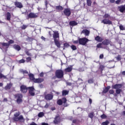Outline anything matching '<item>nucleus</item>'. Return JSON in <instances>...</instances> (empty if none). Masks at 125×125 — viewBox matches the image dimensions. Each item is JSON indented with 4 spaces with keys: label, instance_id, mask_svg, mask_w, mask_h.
<instances>
[{
    "label": "nucleus",
    "instance_id": "nucleus-60",
    "mask_svg": "<svg viewBox=\"0 0 125 125\" xmlns=\"http://www.w3.org/2000/svg\"><path fill=\"white\" fill-rule=\"evenodd\" d=\"M73 124H77V120L74 119L72 121Z\"/></svg>",
    "mask_w": 125,
    "mask_h": 125
},
{
    "label": "nucleus",
    "instance_id": "nucleus-47",
    "mask_svg": "<svg viewBox=\"0 0 125 125\" xmlns=\"http://www.w3.org/2000/svg\"><path fill=\"white\" fill-rule=\"evenodd\" d=\"M27 27H28V25H25L23 24L21 27V30H25V29H26L27 28Z\"/></svg>",
    "mask_w": 125,
    "mask_h": 125
},
{
    "label": "nucleus",
    "instance_id": "nucleus-46",
    "mask_svg": "<svg viewBox=\"0 0 125 125\" xmlns=\"http://www.w3.org/2000/svg\"><path fill=\"white\" fill-rule=\"evenodd\" d=\"M101 119H106V118H107V116L104 114L101 115Z\"/></svg>",
    "mask_w": 125,
    "mask_h": 125
},
{
    "label": "nucleus",
    "instance_id": "nucleus-14",
    "mask_svg": "<svg viewBox=\"0 0 125 125\" xmlns=\"http://www.w3.org/2000/svg\"><path fill=\"white\" fill-rule=\"evenodd\" d=\"M53 38L54 41L59 40V32L58 31H53Z\"/></svg>",
    "mask_w": 125,
    "mask_h": 125
},
{
    "label": "nucleus",
    "instance_id": "nucleus-16",
    "mask_svg": "<svg viewBox=\"0 0 125 125\" xmlns=\"http://www.w3.org/2000/svg\"><path fill=\"white\" fill-rule=\"evenodd\" d=\"M118 9L120 12L124 13V11L125 12V5H122L118 6Z\"/></svg>",
    "mask_w": 125,
    "mask_h": 125
},
{
    "label": "nucleus",
    "instance_id": "nucleus-28",
    "mask_svg": "<svg viewBox=\"0 0 125 125\" xmlns=\"http://www.w3.org/2000/svg\"><path fill=\"white\" fill-rule=\"evenodd\" d=\"M6 20L8 21H10V19L11 18V14L9 12H7L6 14Z\"/></svg>",
    "mask_w": 125,
    "mask_h": 125
},
{
    "label": "nucleus",
    "instance_id": "nucleus-36",
    "mask_svg": "<svg viewBox=\"0 0 125 125\" xmlns=\"http://www.w3.org/2000/svg\"><path fill=\"white\" fill-rule=\"evenodd\" d=\"M69 46H70V44L66 42L63 43V47L65 48H67Z\"/></svg>",
    "mask_w": 125,
    "mask_h": 125
},
{
    "label": "nucleus",
    "instance_id": "nucleus-8",
    "mask_svg": "<svg viewBox=\"0 0 125 125\" xmlns=\"http://www.w3.org/2000/svg\"><path fill=\"white\" fill-rule=\"evenodd\" d=\"M101 23H103L105 25H112L113 22L109 19H104L101 21Z\"/></svg>",
    "mask_w": 125,
    "mask_h": 125
},
{
    "label": "nucleus",
    "instance_id": "nucleus-64",
    "mask_svg": "<svg viewBox=\"0 0 125 125\" xmlns=\"http://www.w3.org/2000/svg\"><path fill=\"white\" fill-rule=\"evenodd\" d=\"M122 75L125 76V71L122 72Z\"/></svg>",
    "mask_w": 125,
    "mask_h": 125
},
{
    "label": "nucleus",
    "instance_id": "nucleus-22",
    "mask_svg": "<svg viewBox=\"0 0 125 125\" xmlns=\"http://www.w3.org/2000/svg\"><path fill=\"white\" fill-rule=\"evenodd\" d=\"M95 40L96 41V42H103V38L100 37L99 36H97L95 37Z\"/></svg>",
    "mask_w": 125,
    "mask_h": 125
},
{
    "label": "nucleus",
    "instance_id": "nucleus-63",
    "mask_svg": "<svg viewBox=\"0 0 125 125\" xmlns=\"http://www.w3.org/2000/svg\"><path fill=\"white\" fill-rule=\"evenodd\" d=\"M89 103L90 104H91L92 103V100L91 99H89Z\"/></svg>",
    "mask_w": 125,
    "mask_h": 125
},
{
    "label": "nucleus",
    "instance_id": "nucleus-7",
    "mask_svg": "<svg viewBox=\"0 0 125 125\" xmlns=\"http://www.w3.org/2000/svg\"><path fill=\"white\" fill-rule=\"evenodd\" d=\"M2 46H5L6 48H8L10 44H12V43H14V41L13 40H10L8 42H1L0 43Z\"/></svg>",
    "mask_w": 125,
    "mask_h": 125
},
{
    "label": "nucleus",
    "instance_id": "nucleus-35",
    "mask_svg": "<svg viewBox=\"0 0 125 125\" xmlns=\"http://www.w3.org/2000/svg\"><path fill=\"white\" fill-rule=\"evenodd\" d=\"M43 116H44V113L42 112H40L38 115V116L39 117V118H42Z\"/></svg>",
    "mask_w": 125,
    "mask_h": 125
},
{
    "label": "nucleus",
    "instance_id": "nucleus-57",
    "mask_svg": "<svg viewBox=\"0 0 125 125\" xmlns=\"http://www.w3.org/2000/svg\"><path fill=\"white\" fill-rule=\"evenodd\" d=\"M43 72H41L40 74V77H41V78H42V77H43Z\"/></svg>",
    "mask_w": 125,
    "mask_h": 125
},
{
    "label": "nucleus",
    "instance_id": "nucleus-51",
    "mask_svg": "<svg viewBox=\"0 0 125 125\" xmlns=\"http://www.w3.org/2000/svg\"><path fill=\"white\" fill-rule=\"evenodd\" d=\"M114 90H110L109 91V94H114Z\"/></svg>",
    "mask_w": 125,
    "mask_h": 125
},
{
    "label": "nucleus",
    "instance_id": "nucleus-26",
    "mask_svg": "<svg viewBox=\"0 0 125 125\" xmlns=\"http://www.w3.org/2000/svg\"><path fill=\"white\" fill-rule=\"evenodd\" d=\"M69 24L70 26H72V27H74V26H77V25H78L77 22H76L75 21H70Z\"/></svg>",
    "mask_w": 125,
    "mask_h": 125
},
{
    "label": "nucleus",
    "instance_id": "nucleus-50",
    "mask_svg": "<svg viewBox=\"0 0 125 125\" xmlns=\"http://www.w3.org/2000/svg\"><path fill=\"white\" fill-rule=\"evenodd\" d=\"M100 59H103L104 58V55L103 54H102L100 55L99 57Z\"/></svg>",
    "mask_w": 125,
    "mask_h": 125
},
{
    "label": "nucleus",
    "instance_id": "nucleus-15",
    "mask_svg": "<svg viewBox=\"0 0 125 125\" xmlns=\"http://www.w3.org/2000/svg\"><path fill=\"white\" fill-rule=\"evenodd\" d=\"M44 98L47 101L52 100V99H53V95L51 94H47L45 95Z\"/></svg>",
    "mask_w": 125,
    "mask_h": 125
},
{
    "label": "nucleus",
    "instance_id": "nucleus-13",
    "mask_svg": "<svg viewBox=\"0 0 125 125\" xmlns=\"http://www.w3.org/2000/svg\"><path fill=\"white\" fill-rule=\"evenodd\" d=\"M37 17H38V15L33 12H30L28 15H27L28 19H30L31 18H37Z\"/></svg>",
    "mask_w": 125,
    "mask_h": 125
},
{
    "label": "nucleus",
    "instance_id": "nucleus-44",
    "mask_svg": "<svg viewBox=\"0 0 125 125\" xmlns=\"http://www.w3.org/2000/svg\"><path fill=\"white\" fill-rule=\"evenodd\" d=\"M88 83H93L94 81L93 79H90L88 80Z\"/></svg>",
    "mask_w": 125,
    "mask_h": 125
},
{
    "label": "nucleus",
    "instance_id": "nucleus-6",
    "mask_svg": "<svg viewBox=\"0 0 125 125\" xmlns=\"http://www.w3.org/2000/svg\"><path fill=\"white\" fill-rule=\"evenodd\" d=\"M14 96L15 98H17L16 101L18 104H20V103H22V102H23V100H22V98H23V95L22 94H16Z\"/></svg>",
    "mask_w": 125,
    "mask_h": 125
},
{
    "label": "nucleus",
    "instance_id": "nucleus-52",
    "mask_svg": "<svg viewBox=\"0 0 125 125\" xmlns=\"http://www.w3.org/2000/svg\"><path fill=\"white\" fill-rule=\"evenodd\" d=\"M25 53L26 55H28V56H31V53L29 52V51H25Z\"/></svg>",
    "mask_w": 125,
    "mask_h": 125
},
{
    "label": "nucleus",
    "instance_id": "nucleus-25",
    "mask_svg": "<svg viewBox=\"0 0 125 125\" xmlns=\"http://www.w3.org/2000/svg\"><path fill=\"white\" fill-rule=\"evenodd\" d=\"M73 70V67L72 66L68 67L64 69V72L65 73H70V72H72V70Z\"/></svg>",
    "mask_w": 125,
    "mask_h": 125
},
{
    "label": "nucleus",
    "instance_id": "nucleus-49",
    "mask_svg": "<svg viewBox=\"0 0 125 125\" xmlns=\"http://www.w3.org/2000/svg\"><path fill=\"white\" fill-rule=\"evenodd\" d=\"M31 60H32V59L31 58V57L26 58V62H27V63L30 62Z\"/></svg>",
    "mask_w": 125,
    "mask_h": 125
},
{
    "label": "nucleus",
    "instance_id": "nucleus-48",
    "mask_svg": "<svg viewBox=\"0 0 125 125\" xmlns=\"http://www.w3.org/2000/svg\"><path fill=\"white\" fill-rule=\"evenodd\" d=\"M104 68H105V67L103 65H101L100 66V69L101 70V71H103V70H104Z\"/></svg>",
    "mask_w": 125,
    "mask_h": 125
},
{
    "label": "nucleus",
    "instance_id": "nucleus-4",
    "mask_svg": "<svg viewBox=\"0 0 125 125\" xmlns=\"http://www.w3.org/2000/svg\"><path fill=\"white\" fill-rule=\"evenodd\" d=\"M57 103L58 105H61L63 104V107H68L69 104L67 103V99L65 97L62 98L61 99H59Z\"/></svg>",
    "mask_w": 125,
    "mask_h": 125
},
{
    "label": "nucleus",
    "instance_id": "nucleus-1",
    "mask_svg": "<svg viewBox=\"0 0 125 125\" xmlns=\"http://www.w3.org/2000/svg\"><path fill=\"white\" fill-rule=\"evenodd\" d=\"M88 42H89V40L86 38H80V37H79L78 40L73 41L72 42L74 44H79L81 45H85Z\"/></svg>",
    "mask_w": 125,
    "mask_h": 125
},
{
    "label": "nucleus",
    "instance_id": "nucleus-33",
    "mask_svg": "<svg viewBox=\"0 0 125 125\" xmlns=\"http://www.w3.org/2000/svg\"><path fill=\"white\" fill-rule=\"evenodd\" d=\"M110 15H109L108 14H105L104 16H103V18L105 19H110Z\"/></svg>",
    "mask_w": 125,
    "mask_h": 125
},
{
    "label": "nucleus",
    "instance_id": "nucleus-9",
    "mask_svg": "<svg viewBox=\"0 0 125 125\" xmlns=\"http://www.w3.org/2000/svg\"><path fill=\"white\" fill-rule=\"evenodd\" d=\"M29 93L31 96H35V88L34 86L28 87Z\"/></svg>",
    "mask_w": 125,
    "mask_h": 125
},
{
    "label": "nucleus",
    "instance_id": "nucleus-43",
    "mask_svg": "<svg viewBox=\"0 0 125 125\" xmlns=\"http://www.w3.org/2000/svg\"><path fill=\"white\" fill-rule=\"evenodd\" d=\"M18 63H19V64H21L22 63H25V60L24 59H21L19 61Z\"/></svg>",
    "mask_w": 125,
    "mask_h": 125
},
{
    "label": "nucleus",
    "instance_id": "nucleus-30",
    "mask_svg": "<svg viewBox=\"0 0 125 125\" xmlns=\"http://www.w3.org/2000/svg\"><path fill=\"white\" fill-rule=\"evenodd\" d=\"M69 94V91L63 90L62 91V96H66Z\"/></svg>",
    "mask_w": 125,
    "mask_h": 125
},
{
    "label": "nucleus",
    "instance_id": "nucleus-55",
    "mask_svg": "<svg viewBox=\"0 0 125 125\" xmlns=\"http://www.w3.org/2000/svg\"><path fill=\"white\" fill-rule=\"evenodd\" d=\"M66 84H67V85H69V86H71V85H72V83H70V82H67Z\"/></svg>",
    "mask_w": 125,
    "mask_h": 125
},
{
    "label": "nucleus",
    "instance_id": "nucleus-61",
    "mask_svg": "<svg viewBox=\"0 0 125 125\" xmlns=\"http://www.w3.org/2000/svg\"><path fill=\"white\" fill-rule=\"evenodd\" d=\"M30 125H38L35 122H32L31 124H30Z\"/></svg>",
    "mask_w": 125,
    "mask_h": 125
},
{
    "label": "nucleus",
    "instance_id": "nucleus-10",
    "mask_svg": "<svg viewBox=\"0 0 125 125\" xmlns=\"http://www.w3.org/2000/svg\"><path fill=\"white\" fill-rule=\"evenodd\" d=\"M61 122V118H60V116L57 115L54 118V120L53 121V123L55 124V125H58V124H60V122Z\"/></svg>",
    "mask_w": 125,
    "mask_h": 125
},
{
    "label": "nucleus",
    "instance_id": "nucleus-53",
    "mask_svg": "<svg viewBox=\"0 0 125 125\" xmlns=\"http://www.w3.org/2000/svg\"><path fill=\"white\" fill-rule=\"evenodd\" d=\"M121 0H117L115 1V3L116 4H120V3L121 2Z\"/></svg>",
    "mask_w": 125,
    "mask_h": 125
},
{
    "label": "nucleus",
    "instance_id": "nucleus-32",
    "mask_svg": "<svg viewBox=\"0 0 125 125\" xmlns=\"http://www.w3.org/2000/svg\"><path fill=\"white\" fill-rule=\"evenodd\" d=\"M94 115H95L94 112H92L88 114V117H89V118H90V119H91L92 120V119H93V118L94 117Z\"/></svg>",
    "mask_w": 125,
    "mask_h": 125
},
{
    "label": "nucleus",
    "instance_id": "nucleus-3",
    "mask_svg": "<svg viewBox=\"0 0 125 125\" xmlns=\"http://www.w3.org/2000/svg\"><path fill=\"white\" fill-rule=\"evenodd\" d=\"M28 76L29 77V80H30V81H32V82H33V83H42V82L44 81L43 78H35V76L33 74H29Z\"/></svg>",
    "mask_w": 125,
    "mask_h": 125
},
{
    "label": "nucleus",
    "instance_id": "nucleus-24",
    "mask_svg": "<svg viewBox=\"0 0 125 125\" xmlns=\"http://www.w3.org/2000/svg\"><path fill=\"white\" fill-rule=\"evenodd\" d=\"M110 88H111V86H107L105 87V88L103 89V93H104V94L107 93V92L109 91V89H110Z\"/></svg>",
    "mask_w": 125,
    "mask_h": 125
},
{
    "label": "nucleus",
    "instance_id": "nucleus-20",
    "mask_svg": "<svg viewBox=\"0 0 125 125\" xmlns=\"http://www.w3.org/2000/svg\"><path fill=\"white\" fill-rule=\"evenodd\" d=\"M81 35L83 34L85 36H89V34H90V31L87 29H83L81 33Z\"/></svg>",
    "mask_w": 125,
    "mask_h": 125
},
{
    "label": "nucleus",
    "instance_id": "nucleus-5",
    "mask_svg": "<svg viewBox=\"0 0 125 125\" xmlns=\"http://www.w3.org/2000/svg\"><path fill=\"white\" fill-rule=\"evenodd\" d=\"M55 74L57 79H63L64 78V71L61 69L57 70Z\"/></svg>",
    "mask_w": 125,
    "mask_h": 125
},
{
    "label": "nucleus",
    "instance_id": "nucleus-38",
    "mask_svg": "<svg viewBox=\"0 0 125 125\" xmlns=\"http://www.w3.org/2000/svg\"><path fill=\"white\" fill-rule=\"evenodd\" d=\"M110 124V122H109L108 120L105 121V122H104L102 123V125H108Z\"/></svg>",
    "mask_w": 125,
    "mask_h": 125
},
{
    "label": "nucleus",
    "instance_id": "nucleus-34",
    "mask_svg": "<svg viewBox=\"0 0 125 125\" xmlns=\"http://www.w3.org/2000/svg\"><path fill=\"white\" fill-rule=\"evenodd\" d=\"M86 3L88 6H91V3H92V2L91 1V0H86Z\"/></svg>",
    "mask_w": 125,
    "mask_h": 125
},
{
    "label": "nucleus",
    "instance_id": "nucleus-27",
    "mask_svg": "<svg viewBox=\"0 0 125 125\" xmlns=\"http://www.w3.org/2000/svg\"><path fill=\"white\" fill-rule=\"evenodd\" d=\"M11 86H12V84L11 83H8L5 86L4 89H5V90H7V89H10V88H11Z\"/></svg>",
    "mask_w": 125,
    "mask_h": 125
},
{
    "label": "nucleus",
    "instance_id": "nucleus-40",
    "mask_svg": "<svg viewBox=\"0 0 125 125\" xmlns=\"http://www.w3.org/2000/svg\"><path fill=\"white\" fill-rule=\"evenodd\" d=\"M116 58L118 61H121V60H122V57L120 55H118Z\"/></svg>",
    "mask_w": 125,
    "mask_h": 125
},
{
    "label": "nucleus",
    "instance_id": "nucleus-42",
    "mask_svg": "<svg viewBox=\"0 0 125 125\" xmlns=\"http://www.w3.org/2000/svg\"><path fill=\"white\" fill-rule=\"evenodd\" d=\"M21 73H22V74H23L28 73V72H27V70H24L23 69L21 70Z\"/></svg>",
    "mask_w": 125,
    "mask_h": 125
},
{
    "label": "nucleus",
    "instance_id": "nucleus-59",
    "mask_svg": "<svg viewBox=\"0 0 125 125\" xmlns=\"http://www.w3.org/2000/svg\"><path fill=\"white\" fill-rule=\"evenodd\" d=\"M51 110L52 111H54V110H56V108H55V107H52L51 108Z\"/></svg>",
    "mask_w": 125,
    "mask_h": 125
},
{
    "label": "nucleus",
    "instance_id": "nucleus-17",
    "mask_svg": "<svg viewBox=\"0 0 125 125\" xmlns=\"http://www.w3.org/2000/svg\"><path fill=\"white\" fill-rule=\"evenodd\" d=\"M14 4L17 8H23V4H22V3L18 1H15L14 2Z\"/></svg>",
    "mask_w": 125,
    "mask_h": 125
},
{
    "label": "nucleus",
    "instance_id": "nucleus-12",
    "mask_svg": "<svg viewBox=\"0 0 125 125\" xmlns=\"http://www.w3.org/2000/svg\"><path fill=\"white\" fill-rule=\"evenodd\" d=\"M21 88V91L22 92V93H26L27 91H28V87H27V86L25 85H21L20 87Z\"/></svg>",
    "mask_w": 125,
    "mask_h": 125
},
{
    "label": "nucleus",
    "instance_id": "nucleus-23",
    "mask_svg": "<svg viewBox=\"0 0 125 125\" xmlns=\"http://www.w3.org/2000/svg\"><path fill=\"white\" fill-rule=\"evenodd\" d=\"M13 47L14 49L17 50V51H20V50H21V47L18 44H14Z\"/></svg>",
    "mask_w": 125,
    "mask_h": 125
},
{
    "label": "nucleus",
    "instance_id": "nucleus-18",
    "mask_svg": "<svg viewBox=\"0 0 125 125\" xmlns=\"http://www.w3.org/2000/svg\"><path fill=\"white\" fill-rule=\"evenodd\" d=\"M103 45H109L111 43V41L108 39H105L102 42Z\"/></svg>",
    "mask_w": 125,
    "mask_h": 125
},
{
    "label": "nucleus",
    "instance_id": "nucleus-2",
    "mask_svg": "<svg viewBox=\"0 0 125 125\" xmlns=\"http://www.w3.org/2000/svg\"><path fill=\"white\" fill-rule=\"evenodd\" d=\"M12 119L14 122H20V123H24L25 122L23 115H20V112H16L14 114Z\"/></svg>",
    "mask_w": 125,
    "mask_h": 125
},
{
    "label": "nucleus",
    "instance_id": "nucleus-37",
    "mask_svg": "<svg viewBox=\"0 0 125 125\" xmlns=\"http://www.w3.org/2000/svg\"><path fill=\"white\" fill-rule=\"evenodd\" d=\"M102 44H103V43H102H102H99L97 45V48H103V47H102Z\"/></svg>",
    "mask_w": 125,
    "mask_h": 125
},
{
    "label": "nucleus",
    "instance_id": "nucleus-29",
    "mask_svg": "<svg viewBox=\"0 0 125 125\" xmlns=\"http://www.w3.org/2000/svg\"><path fill=\"white\" fill-rule=\"evenodd\" d=\"M122 90V89H116V93L114 94V96H117V94H121Z\"/></svg>",
    "mask_w": 125,
    "mask_h": 125
},
{
    "label": "nucleus",
    "instance_id": "nucleus-56",
    "mask_svg": "<svg viewBox=\"0 0 125 125\" xmlns=\"http://www.w3.org/2000/svg\"><path fill=\"white\" fill-rule=\"evenodd\" d=\"M48 107H49V105L48 104H47L44 105V108H48Z\"/></svg>",
    "mask_w": 125,
    "mask_h": 125
},
{
    "label": "nucleus",
    "instance_id": "nucleus-41",
    "mask_svg": "<svg viewBox=\"0 0 125 125\" xmlns=\"http://www.w3.org/2000/svg\"><path fill=\"white\" fill-rule=\"evenodd\" d=\"M70 47L72 49V50H76L77 49V46H76L75 45H71Z\"/></svg>",
    "mask_w": 125,
    "mask_h": 125
},
{
    "label": "nucleus",
    "instance_id": "nucleus-54",
    "mask_svg": "<svg viewBox=\"0 0 125 125\" xmlns=\"http://www.w3.org/2000/svg\"><path fill=\"white\" fill-rule=\"evenodd\" d=\"M44 3H45V6L46 8H47V5L48 4V2H47V1L46 0L45 1Z\"/></svg>",
    "mask_w": 125,
    "mask_h": 125
},
{
    "label": "nucleus",
    "instance_id": "nucleus-39",
    "mask_svg": "<svg viewBox=\"0 0 125 125\" xmlns=\"http://www.w3.org/2000/svg\"><path fill=\"white\" fill-rule=\"evenodd\" d=\"M0 79H7L6 76L0 73Z\"/></svg>",
    "mask_w": 125,
    "mask_h": 125
},
{
    "label": "nucleus",
    "instance_id": "nucleus-11",
    "mask_svg": "<svg viewBox=\"0 0 125 125\" xmlns=\"http://www.w3.org/2000/svg\"><path fill=\"white\" fill-rule=\"evenodd\" d=\"M63 13L65 16L69 17L72 14V12H71L70 8H65L63 11Z\"/></svg>",
    "mask_w": 125,
    "mask_h": 125
},
{
    "label": "nucleus",
    "instance_id": "nucleus-58",
    "mask_svg": "<svg viewBox=\"0 0 125 125\" xmlns=\"http://www.w3.org/2000/svg\"><path fill=\"white\" fill-rule=\"evenodd\" d=\"M115 1V0H109V2H110V3H114Z\"/></svg>",
    "mask_w": 125,
    "mask_h": 125
},
{
    "label": "nucleus",
    "instance_id": "nucleus-62",
    "mask_svg": "<svg viewBox=\"0 0 125 125\" xmlns=\"http://www.w3.org/2000/svg\"><path fill=\"white\" fill-rule=\"evenodd\" d=\"M42 125H48V123H42L41 124Z\"/></svg>",
    "mask_w": 125,
    "mask_h": 125
},
{
    "label": "nucleus",
    "instance_id": "nucleus-21",
    "mask_svg": "<svg viewBox=\"0 0 125 125\" xmlns=\"http://www.w3.org/2000/svg\"><path fill=\"white\" fill-rule=\"evenodd\" d=\"M54 41L55 45H56L58 48H60V47H61V43H60V42H59V39L55 40Z\"/></svg>",
    "mask_w": 125,
    "mask_h": 125
},
{
    "label": "nucleus",
    "instance_id": "nucleus-19",
    "mask_svg": "<svg viewBox=\"0 0 125 125\" xmlns=\"http://www.w3.org/2000/svg\"><path fill=\"white\" fill-rule=\"evenodd\" d=\"M122 87H123V84H115L112 85V88H113V89H118L122 88Z\"/></svg>",
    "mask_w": 125,
    "mask_h": 125
},
{
    "label": "nucleus",
    "instance_id": "nucleus-31",
    "mask_svg": "<svg viewBox=\"0 0 125 125\" xmlns=\"http://www.w3.org/2000/svg\"><path fill=\"white\" fill-rule=\"evenodd\" d=\"M56 10H58V11H62L63 10V7L62 6H56Z\"/></svg>",
    "mask_w": 125,
    "mask_h": 125
},
{
    "label": "nucleus",
    "instance_id": "nucleus-45",
    "mask_svg": "<svg viewBox=\"0 0 125 125\" xmlns=\"http://www.w3.org/2000/svg\"><path fill=\"white\" fill-rule=\"evenodd\" d=\"M119 28L121 31H124L125 30V27L122 24L119 26Z\"/></svg>",
    "mask_w": 125,
    "mask_h": 125
}]
</instances>
